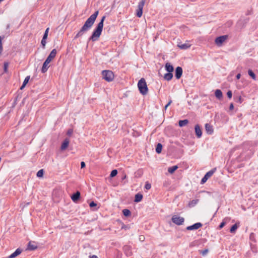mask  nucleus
Masks as SVG:
<instances>
[{"label": "nucleus", "mask_w": 258, "mask_h": 258, "mask_svg": "<svg viewBox=\"0 0 258 258\" xmlns=\"http://www.w3.org/2000/svg\"><path fill=\"white\" fill-rule=\"evenodd\" d=\"M126 178V175H124V177H123V179H124Z\"/></svg>", "instance_id": "4d7b16f0"}, {"label": "nucleus", "mask_w": 258, "mask_h": 258, "mask_svg": "<svg viewBox=\"0 0 258 258\" xmlns=\"http://www.w3.org/2000/svg\"><path fill=\"white\" fill-rule=\"evenodd\" d=\"M140 240L143 239V238H140Z\"/></svg>", "instance_id": "bf43d9fd"}, {"label": "nucleus", "mask_w": 258, "mask_h": 258, "mask_svg": "<svg viewBox=\"0 0 258 258\" xmlns=\"http://www.w3.org/2000/svg\"><path fill=\"white\" fill-rule=\"evenodd\" d=\"M227 96L229 98H231L232 96V93L231 91H228L227 93Z\"/></svg>", "instance_id": "a19ab883"}, {"label": "nucleus", "mask_w": 258, "mask_h": 258, "mask_svg": "<svg viewBox=\"0 0 258 258\" xmlns=\"http://www.w3.org/2000/svg\"><path fill=\"white\" fill-rule=\"evenodd\" d=\"M171 103H172V100H170L168 102V103L165 105V106L164 107L165 110H166L167 109V108L171 104Z\"/></svg>", "instance_id": "37998d69"}, {"label": "nucleus", "mask_w": 258, "mask_h": 258, "mask_svg": "<svg viewBox=\"0 0 258 258\" xmlns=\"http://www.w3.org/2000/svg\"><path fill=\"white\" fill-rule=\"evenodd\" d=\"M3 1V0H0V2H1V1Z\"/></svg>", "instance_id": "052dcab7"}, {"label": "nucleus", "mask_w": 258, "mask_h": 258, "mask_svg": "<svg viewBox=\"0 0 258 258\" xmlns=\"http://www.w3.org/2000/svg\"><path fill=\"white\" fill-rule=\"evenodd\" d=\"M173 77V75L172 73H167L165 74L164 76V78L165 80L167 81H170L172 79Z\"/></svg>", "instance_id": "4be33fe9"}, {"label": "nucleus", "mask_w": 258, "mask_h": 258, "mask_svg": "<svg viewBox=\"0 0 258 258\" xmlns=\"http://www.w3.org/2000/svg\"><path fill=\"white\" fill-rule=\"evenodd\" d=\"M138 87L140 92L143 95L147 94L148 89L145 79H141L138 83Z\"/></svg>", "instance_id": "7ed1b4c3"}, {"label": "nucleus", "mask_w": 258, "mask_h": 258, "mask_svg": "<svg viewBox=\"0 0 258 258\" xmlns=\"http://www.w3.org/2000/svg\"><path fill=\"white\" fill-rule=\"evenodd\" d=\"M105 19V16H103L102 17V19L100 22L98 24L96 28L93 31L91 36L89 38V40H92V41H97L99 38L101 34V32L103 28V23L104 20Z\"/></svg>", "instance_id": "f03ea898"}, {"label": "nucleus", "mask_w": 258, "mask_h": 258, "mask_svg": "<svg viewBox=\"0 0 258 258\" xmlns=\"http://www.w3.org/2000/svg\"><path fill=\"white\" fill-rule=\"evenodd\" d=\"M73 133V130L72 129H69L67 132V135L69 136H71Z\"/></svg>", "instance_id": "ea45409f"}, {"label": "nucleus", "mask_w": 258, "mask_h": 258, "mask_svg": "<svg viewBox=\"0 0 258 258\" xmlns=\"http://www.w3.org/2000/svg\"><path fill=\"white\" fill-rule=\"evenodd\" d=\"M69 142H70V140L69 139H68V138L65 139L61 145V147H60L61 150H66L69 146Z\"/></svg>", "instance_id": "4468645a"}, {"label": "nucleus", "mask_w": 258, "mask_h": 258, "mask_svg": "<svg viewBox=\"0 0 258 258\" xmlns=\"http://www.w3.org/2000/svg\"><path fill=\"white\" fill-rule=\"evenodd\" d=\"M165 68L168 73H172L174 70L173 67L169 62L166 63Z\"/></svg>", "instance_id": "a211bd4d"}, {"label": "nucleus", "mask_w": 258, "mask_h": 258, "mask_svg": "<svg viewBox=\"0 0 258 258\" xmlns=\"http://www.w3.org/2000/svg\"><path fill=\"white\" fill-rule=\"evenodd\" d=\"M182 69L180 67H178L175 69V77L179 79L182 76Z\"/></svg>", "instance_id": "1a4fd4ad"}, {"label": "nucleus", "mask_w": 258, "mask_h": 258, "mask_svg": "<svg viewBox=\"0 0 258 258\" xmlns=\"http://www.w3.org/2000/svg\"><path fill=\"white\" fill-rule=\"evenodd\" d=\"M103 78L107 82H110L114 79V74L111 71L104 70L102 72Z\"/></svg>", "instance_id": "20e7f679"}, {"label": "nucleus", "mask_w": 258, "mask_h": 258, "mask_svg": "<svg viewBox=\"0 0 258 258\" xmlns=\"http://www.w3.org/2000/svg\"><path fill=\"white\" fill-rule=\"evenodd\" d=\"M26 85L23 83L22 85L21 86V88H20V89L21 90H22L26 86Z\"/></svg>", "instance_id": "3c124183"}, {"label": "nucleus", "mask_w": 258, "mask_h": 258, "mask_svg": "<svg viewBox=\"0 0 258 258\" xmlns=\"http://www.w3.org/2000/svg\"><path fill=\"white\" fill-rule=\"evenodd\" d=\"M178 168V166L175 165L170 167H169L168 169V171L169 173L172 174Z\"/></svg>", "instance_id": "393cba45"}, {"label": "nucleus", "mask_w": 258, "mask_h": 258, "mask_svg": "<svg viewBox=\"0 0 258 258\" xmlns=\"http://www.w3.org/2000/svg\"><path fill=\"white\" fill-rule=\"evenodd\" d=\"M128 248V247H127V246H125V247H124V250H126V248Z\"/></svg>", "instance_id": "6e6d98bb"}, {"label": "nucleus", "mask_w": 258, "mask_h": 258, "mask_svg": "<svg viewBox=\"0 0 258 258\" xmlns=\"http://www.w3.org/2000/svg\"><path fill=\"white\" fill-rule=\"evenodd\" d=\"M177 46L181 49H186L190 47L191 44L188 42H186L185 43H182L181 42H180L178 43Z\"/></svg>", "instance_id": "9d476101"}, {"label": "nucleus", "mask_w": 258, "mask_h": 258, "mask_svg": "<svg viewBox=\"0 0 258 258\" xmlns=\"http://www.w3.org/2000/svg\"><path fill=\"white\" fill-rule=\"evenodd\" d=\"M46 39H43V38H42L41 42V45H42L43 48H45V45L46 43Z\"/></svg>", "instance_id": "e433bc0d"}, {"label": "nucleus", "mask_w": 258, "mask_h": 258, "mask_svg": "<svg viewBox=\"0 0 258 258\" xmlns=\"http://www.w3.org/2000/svg\"><path fill=\"white\" fill-rule=\"evenodd\" d=\"M248 74L253 80H255V79H256L255 75L251 70H249L248 71Z\"/></svg>", "instance_id": "7c9ffc66"}, {"label": "nucleus", "mask_w": 258, "mask_h": 258, "mask_svg": "<svg viewBox=\"0 0 258 258\" xmlns=\"http://www.w3.org/2000/svg\"><path fill=\"white\" fill-rule=\"evenodd\" d=\"M240 77H241V75H240V74L239 73L236 75V79H239L240 78Z\"/></svg>", "instance_id": "8fccbe9b"}, {"label": "nucleus", "mask_w": 258, "mask_h": 258, "mask_svg": "<svg viewBox=\"0 0 258 258\" xmlns=\"http://www.w3.org/2000/svg\"><path fill=\"white\" fill-rule=\"evenodd\" d=\"M48 31H49V28H47L46 30H45V31L44 33H46V34H48Z\"/></svg>", "instance_id": "864d4df0"}, {"label": "nucleus", "mask_w": 258, "mask_h": 258, "mask_svg": "<svg viewBox=\"0 0 258 258\" xmlns=\"http://www.w3.org/2000/svg\"><path fill=\"white\" fill-rule=\"evenodd\" d=\"M208 179V177L206 175H205L204 176V177L201 180V183L203 184V183H205L207 181Z\"/></svg>", "instance_id": "4c0bfd02"}, {"label": "nucleus", "mask_w": 258, "mask_h": 258, "mask_svg": "<svg viewBox=\"0 0 258 258\" xmlns=\"http://www.w3.org/2000/svg\"><path fill=\"white\" fill-rule=\"evenodd\" d=\"M9 62H5L4 64V71L5 73L8 72V69L9 67Z\"/></svg>", "instance_id": "473e14b6"}, {"label": "nucleus", "mask_w": 258, "mask_h": 258, "mask_svg": "<svg viewBox=\"0 0 258 258\" xmlns=\"http://www.w3.org/2000/svg\"><path fill=\"white\" fill-rule=\"evenodd\" d=\"M215 96L219 100H220L223 96L221 91L219 89H217L215 92Z\"/></svg>", "instance_id": "aec40b11"}, {"label": "nucleus", "mask_w": 258, "mask_h": 258, "mask_svg": "<svg viewBox=\"0 0 258 258\" xmlns=\"http://www.w3.org/2000/svg\"><path fill=\"white\" fill-rule=\"evenodd\" d=\"M205 130L208 134L211 135L213 133V126L209 123L205 124Z\"/></svg>", "instance_id": "2eb2a0df"}, {"label": "nucleus", "mask_w": 258, "mask_h": 258, "mask_svg": "<svg viewBox=\"0 0 258 258\" xmlns=\"http://www.w3.org/2000/svg\"><path fill=\"white\" fill-rule=\"evenodd\" d=\"M162 149V145L160 143H158L156 148V151L157 153L159 154L161 152Z\"/></svg>", "instance_id": "a878e982"}, {"label": "nucleus", "mask_w": 258, "mask_h": 258, "mask_svg": "<svg viewBox=\"0 0 258 258\" xmlns=\"http://www.w3.org/2000/svg\"><path fill=\"white\" fill-rule=\"evenodd\" d=\"M57 53V51L55 49H53L49 54L48 56L47 57L46 60L50 62L55 57Z\"/></svg>", "instance_id": "6e6552de"}, {"label": "nucleus", "mask_w": 258, "mask_h": 258, "mask_svg": "<svg viewBox=\"0 0 258 258\" xmlns=\"http://www.w3.org/2000/svg\"><path fill=\"white\" fill-rule=\"evenodd\" d=\"M96 204L95 203H94V202H91L90 204H89V206L90 207H96Z\"/></svg>", "instance_id": "79ce46f5"}, {"label": "nucleus", "mask_w": 258, "mask_h": 258, "mask_svg": "<svg viewBox=\"0 0 258 258\" xmlns=\"http://www.w3.org/2000/svg\"><path fill=\"white\" fill-rule=\"evenodd\" d=\"M202 226V224L201 223L198 222L192 225L187 226L186 227V229L187 230H194L198 229L199 228Z\"/></svg>", "instance_id": "0eeeda50"}, {"label": "nucleus", "mask_w": 258, "mask_h": 258, "mask_svg": "<svg viewBox=\"0 0 258 258\" xmlns=\"http://www.w3.org/2000/svg\"><path fill=\"white\" fill-rule=\"evenodd\" d=\"M22 249L18 248L16 250V251L12 253L11 255H10L7 258H15L16 256H17L18 255H19V254H20L22 252Z\"/></svg>", "instance_id": "ddd939ff"}, {"label": "nucleus", "mask_w": 258, "mask_h": 258, "mask_svg": "<svg viewBox=\"0 0 258 258\" xmlns=\"http://www.w3.org/2000/svg\"><path fill=\"white\" fill-rule=\"evenodd\" d=\"M98 13L99 12L97 11L87 19L80 30L75 36V38L81 37L85 32L91 28L96 19Z\"/></svg>", "instance_id": "f257e3e1"}, {"label": "nucleus", "mask_w": 258, "mask_h": 258, "mask_svg": "<svg viewBox=\"0 0 258 258\" xmlns=\"http://www.w3.org/2000/svg\"><path fill=\"white\" fill-rule=\"evenodd\" d=\"M89 258H98V257L95 255H93L92 256H90Z\"/></svg>", "instance_id": "603ef678"}, {"label": "nucleus", "mask_w": 258, "mask_h": 258, "mask_svg": "<svg viewBox=\"0 0 258 258\" xmlns=\"http://www.w3.org/2000/svg\"><path fill=\"white\" fill-rule=\"evenodd\" d=\"M151 184H149V183H146L145 184V188L147 189H149L151 188Z\"/></svg>", "instance_id": "c03bdc74"}, {"label": "nucleus", "mask_w": 258, "mask_h": 258, "mask_svg": "<svg viewBox=\"0 0 258 258\" xmlns=\"http://www.w3.org/2000/svg\"><path fill=\"white\" fill-rule=\"evenodd\" d=\"M49 63H50L49 62H48V61H47L46 60L44 61V62L43 63L42 69H41V72L43 73H45L47 71L48 69L49 68L48 64Z\"/></svg>", "instance_id": "f3484780"}, {"label": "nucleus", "mask_w": 258, "mask_h": 258, "mask_svg": "<svg viewBox=\"0 0 258 258\" xmlns=\"http://www.w3.org/2000/svg\"><path fill=\"white\" fill-rule=\"evenodd\" d=\"M80 197V192L79 191H77L74 194L71 196V199L72 201L74 202H77L78 200L79 199Z\"/></svg>", "instance_id": "dca6fc26"}, {"label": "nucleus", "mask_w": 258, "mask_h": 258, "mask_svg": "<svg viewBox=\"0 0 258 258\" xmlns=\"http://www.w3.org/2000/svg\"><path fill=\"white\" fill-rule=\"evenodd\" d=\"M2 49H3V47H2V39H1V37H0V54L2 53Z\"/></svg>", "instance_id": "a18cd8bd"}, {"label": "nucleus", "mask_w": 258, "mask_h": 258, "mask_svg": "<svg viewBox=\"0 0 258 258\" xmlns=\"http://www.w3.org/2000/svg\"><path fill=\"white\" fill-rule=\"evenodd\" d=\"M172 221L177 225H180L183 223L184 219L183 217L174 215L172 217Z\"/></svg>", "instance_id": "39448f33"}, {"label": "nucleus", "mask_w": 258, "mask_h": 258, "mask_svg": "<svg viewBox=\"0 0 258 258\" xmlns=\"http://www.w3.org/2000/svg\"><path fill=\"white\" fill-rule=\"evenodd\" d=\"M143 10L138 9L136 15L138 17L140 18L142 16Z\"/></svg>", "instance_id": "2f4dec72"}, {"label": "nucleus", "mask_w": 258, "mask_h": 258, "mask_svg": "<svg viewBox=\"0 0 258 258\" xmlns=\"http://www.w3.org/2000/svg\"><path fill=\"white\" fill-rule=\"evenodd\" d=\"M126 255H130L131 254V252H126Z\"/></svg>", "instance_id": "5fc2aeb1"}, {"label": "nucleus", "mask_w": 258, "mask_h": 258, "mask_svg": "<svg viewBox=\"0 0 258 258\" xmlns=\"http://www.w3.org/2000/svg\"><path fill=\"white\" fill-rule=\"evenodd\" d=\"M117 170L116 169H114V170H112V171L111 172L110 176L111 177H113L117 175Z\"/></svg>", "instance_id": "72a5a7b5"}, {"label": "nucleus", "mask_w": 258, "mask_h": 258, "mask_svg": "<svg viewBox=\"0 0 258 258\" xmlns=\"http://www.w3.org/2000/svg\"><path fill=\"white\" fill-rule=\"evenodd\" d=\"M140 240L143 239V238H140Z\"/></svg>", "instance_id": "13d9d810"}, {"label": "nucleus", "mask_w": 258, "mask_h": 258, "mask_svg": "<svg viewBox=\"0 0 258 258\" xmlns=\"http://www.w3.org/2000/svg\"><path fill=\"white\" fill-rule=\"evenodd\" d=\"M198 200H193L188 203V207L190 208L194 207L198 203Z\"/></svg>", "instance_id": "5701e85b"}, {"label": "nucleus", "mask_w": 258, "mask_h": 258, "mask_svg": "<svg viewBox=\"0 0 258 258\" xmlns=\"http://www.w3.org/2000/svg\"><path fill=\"white\" fill-rule=\"evenodd\" d=\"M195 129L196 135L197 136V137L198 138H201L202 135V132L200 128V125L199 124L196 125Z\"/></svg>", "instance_id": "9b49d317"}, {"label": "nucleus", "mask_w": 258, "mask_h": 258, "mask_svg": "<svg viewBox=\"0 0 258 258\" xmlns=\"http://www.w3.org/2000/svg\"><path fill=\"white\" fill-rule=\"evenodd\" d=\"M143 199V195L141 194H137L135 195L134 201L136 203H139L142 201Z\"/></svg>", "instance_id": "412c9836"}, {"label": "nucleus", "mask_w": 258, "mask_h": 258, "mask_svg": "<svg viewBox=\"0 0 258 258\" xmlns=\"http://www.w3.org/2000/svg\"><path fill=\"white\" fill-rule=\"evenodd\" d=\"M48 36V34H46V33H44L43 38V39H46Z\"/></svg>", "instance_id": "09e8293b"}, {"label": "nucleus", "mask_w": 258, "mask_h": 258, "mask_svg": "<svg viewBox=\"0 0 258 258\" xmlns=\"http://www.w3.org/2000/svg\"><path fill=\"white\" fill-rule=\"evenodd\" d=\"M228 38L227 35H223L219 37H218L215 39V43L218 45L220 46Z\"/></svg>", "instance_id": "423d86ee"}, {"label": "nucleus", "mask_w": 258, "mask_h": 258, "mask_svg": "<svg viewBox=\"0 0 258 258\" xmlns=\"http://www.w3.org/2000/svg\"><path fill=\"white\" fill-rule=\"evenodd\" d=\"M209 250L208 249H205L203 250H201L200 251V253L203 255H206L207 253L208 252Z\"/></svg>", "instance_id": "c9c22d12"}, {"label": "nucleus", "mask_w": 258, "mask_h": 258, "mask_svg": "<svg viewBox=\"0 0 258 258\" xmlns=\"http://www.w3.org/2000/svg\"><path fill=\"white\" fill-rule=\"evenodd\" d=\"M238 226L237 224H234L230 228V232L232 233H235L236 230L237 229Z\"/></svg>", "instance_id": "cd10ccee"}, {"label": "nucleus", "mask_w": 258, "mask_h": 258, "mask_svg": "<svg viewBox=\"0 0 258 258\" xmlns=\"http://www.w3.org/2000/svg\"><path fill=\"white\" fill-rule=\"evenodd\" d=\"M85 167V163L84 162H81V168H83Z\"/></svg>", "instance_id": "de8ad7c7"}, {"label": "nucleus", "mask_w": 258, "mask_h": 258, "mask_svg": "<svg viewBox=\"0 0 258 258\" xmlns=\"http://www.w3.org/2000/svg\"><path fill=\"white\" fill-rule=\"evenodd\" d=\"M29 79H30V76H27L25 78V80H24V81L23 83H24V84L26 85L28 83V82H29Z\"/></svg>", "instance_id": "58836bf2"}, {"label": "nucleus", "mask_w": 258, "mask_h": 258, "mask_svg": "<svg viewBox=\"0 0 258 258\" xmlns=\"http://www.w3.org/2000/svg\"><path fill=\"white\" fill-rule=\"evenodd\" d=\"M215 169H212L208 171L205 175L209 179L215 172Z\"/></svg>", "instance_id": "c85d7f7f"}, {"label": "nucleus", "mask_w": 258, "mask_h": 258, "mask_svg": "<svg viewBox=\"0 0 258 258\" xmlns=\"http://www.w3.org/2000/svg\"><path fill=\"white\" fill-rule=\"evenodd\" d=\"M230 220V218H228V217H226L225 218L222 222L221 223V224H220L219 226V229H222L225 225L226 223H227L228 222H229Z\"/></svg>", "instance_id": "6ab92c4d"}, {"label": "nucleus", "mask_w": 258, "mask_h": 258, "mask_svg": "<svg viewBox=\"0 0 258 258\" xmlns=\"http://www.w3.org/2000/svg\"><path fill=\"white\" fill-rule=\"evenodd\" d=\"M146 0H142L138 4V9L143 10Z\"/></svg>", "instance_id": "bb28decb"}, {"label": "nucleus", "mask_w": 258, "mask_h": 258, "mask_svg": "<svg viewBox=\"0 0 258 258\" xmlns=\"http://www.w3.org/2000/svg\"><path fill=\"white\" fill-rule=\"evenodd\" d=\"M234 108V105L233 103H231L229 106V110H232Z\"/></svg>", "instance_id": "49530a36"}, {"label": "nucleus", "mask_w": 258, "mask_h": 258, "mask_svg": "<svg viewBox=\"0 0 258 258\" xmlns=\"http://www.w3.org/2000/svg\"><path fill=\"white\" fill-rule=\"evenodd\" d=\"M122 213H123L124 216H125L126 217H128V216H129L131 215V212L128 209H124V210H123Z\"/></svg>", "instance_id": "c756f323"}, {"label": "nucleus", "mask_w": 258, "mask_h": 258, "mask_svg": "<svg viewBox=\"0 0 258 258\" xmlns=\"http://www.w3.org/2000/svg\"><path fill=\"white\" fill-rule=\"evenodd\" d=\"M43 175V169H41L39 170L37 173V176L38 177H41Z\"/></svg>", "instance_id": "f704fd0d"}, {"label": "nucleus", "mask_w": 258, "mask_h": 258, "mask_svg": "<svg viewBox=\"0 0 258 258\" xmlns=\"http://www.w3.org/2000/svg\"><path fill=\"white\" fill-rule=\"evenodd\" d=\"M37 248V245L34 241H30L29 242L27 249L29 250H34Z\"/></svg>", "instance_id": "f8f14e48"}, {"label": "nucleus", "mask_w": 258, "mask_h": 258, "mask_svg": "<svg viewBox=\"0 0 258 258\" xmlns=\"http://www.w3.org/2000/svg\"><path fill=\"white\" fill-rule=\"evenodd\" d=\"M188 122V121L187 119H184V120H180L179 121L178 124L179 126L182 127L185 125H186Z\"/></svg>", "instance_id": "b1692460"}]
</instances>
